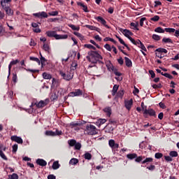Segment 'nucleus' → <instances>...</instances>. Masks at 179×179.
<instances>
[{"label": "nucleus", "instance_id": "1", "mask_svg": "<svg viewBox=\"0 0 179 179\" xmlns=\"http://www.w3.org/2000/svg\"><path fill=\"white\" fill-rule=\"evenodd\" d=\"M87 59L92 64H104L101 59H103V56L99 54L97 51H90L88 52V55L87 56Z\"/></svg>", "mask_w": 179, "mask_h": 179}, {"label": "nucleus", "instance_id": "2", "mask_svg": "<svg viewBox=\"0 0 179 179\" xmlns=\"http://www.w3.org/2000/svg\"><path fill=\"white\" fill-rule=\"evenodd\" d=\"M126 157L129 159V160H134L135 159L136 163H141L143 159H145V156H139L136 153H130L127 154Z\"/></svg>", "mask_w": 179, "mask_h": 179}, {"label": "nucleus", "instance_id": "3", "mask_svg": "<svg viewBox=\"0 0 179 179\" xmlns=\"http://www.w3.org/2000/svg\"><path fill=\"white\" fill-rule=\"evenodd\" d=\"M59 75L64 79V80H66V82H69L70 80H72L73 79V73L67 71L64 72L62 71H59Z\"/></svg>", "mask_w": 179, "mask_h": 179}, {"label": "nucleus", "instance_id": "4", "mask_svg": "<svg viewBox=\"0 0 179 179\" xmlns=\"http://www.w3.org/2000/svg\"><path fill=\"white\" fill-rule=\"evenodd\" d=\"M85 132L87 135H96L97 134V129L93 124H87Z\"/></svg>", "mask_w": 179, "mask_h": 179}, {"label": "nucleus", "instance_id": "5", "mask_svg": "<svg viewBox=\"0 0 179 179\" xmlns=\"http://www.w3.org/2000/svg\"><path fill=\"white\" fill-rule=\"evenodd\" d=\"M48 104V100L40 101L39 102H32L31 106H36L37 108H43Z\"/></svg>", "mask_w": 179, "mask_h": 179}, {"label": "nucleus", "instance_id": "6", "mask_svg": "<svg viewBox=\"0 0 179 179\" xmlns=\"http://www.w3.org/2000/svg\"><path fill=\"white\" fill-rule=\"evenodd\" d=\"M83 92L80 89L76 90L74 92H71L68 94V97H76L79 96H82Z\"/></svg>", "mask_w": 179, "mask_h": 179}, {"label": "nucleus", "instance_id": "7", "mask_svg": "<svg viewBox=\"0 0 179 179\" xmlns=\"http://www.w3.org/2000/svg\"><path fill=\"white\" fill-rule=\"evenodd\" d=\"M108 145L112 150H115L120 148V144L115 143V141L110 139L108 141Z\"/></svg>", "mask_w": 179, "mask_h": 179}, {"label": "nucleus", "instance_id": "8", "mask_svg": "<svg viewBox=\"0 0 179 179\" xmlns=\"http://www.w3.org/2000/svg\"><path fill=\"white\" fill-rule=\"evenodd\" d=\"M120 31H121V33H122V34H124V36H125V37H127L129 39V38H131V36L134 35V34L129 29H124L122 28H120Z\"/></svg>", "mask_w": 179, "mask_h": 179}, {"label": "nucleus", "instance_id": "9", "mask_svg": "<svg viewBox=\"0 0 179 179\" xmlns=\"http://www.w3.org/2000/svg\"><path fill=\"white\" fill-rule=\"evenodd\" d=\"M106 66L108 67V69L112 71L116 76H121V75H122L121 73L118 72V70H117L113 64H107Z\"/></svg>", "mask_w": 179, "mask_h": 179}, {"label": "nucleus", "instance_id": "10", "mask_svg": "<svg viewBox=\"0 0 179 179\" xmlns=\"http://www.w3.org/2000/svg\"><path fill=\"white\" fill-rule=\"evenodd\" d=\"M0 3L3 9L8 6H12V0H1Z\"/></svg>", "mask_w": 179, "mask_h": 179}, {"label": "nucleus", "instance_id": "11", "mask_svg": "<svg viewBox=\"0 0 179 179\" xmlns=\"http://www.w3.org/2000/svg\"><path fill=\"white\" fill-rule=\"evenodd\" d=\"M143 114L150 115V117H155L156 111L152 108L145 109Z\"/></svg>", "mask_w": 179, "mask_h": 179}, {"label": "nucleus", "instance_id": "12", "mask_svg": "<svg viewBox=\"0 0 179 179\" xmlns=\"http://www.w3.org/2000/svg\"><path fill=\"white\" fill-rule=\"evenodd\" d=\"M132 104H134V101L132 99L124 101V107L128 110V111L132 108Z\"/></svg>", "mask_w": 179, "mask_h": 179}, {"label": "nucleus", "instance_id": "13", "mask_svg": "<svg viewBox=\"0 0 179 179\" xmlns=\"http://www.w3.org/2000/svg\"><path fill=\"white\" fill-rule=\"evenodd\" d=\"M11 141H13V142H17V143H20L22 144L23 143V139H22L21 137H19L17 136H12L10 137Z\"/></svg>", "mask_w": 179, "mask_h": 179}, {"label": "nucleus", "instance_id": "14", "mask_svg": "<svg viewBox=\"0 0 179 179\" xmlns=\"http://www.w3.org/2000/svg\"><path fill=\"white\" fill-rule=\"evenodd\" d=\"M3 9L8 16H13V10H12L10 6L4 7Z\"/></svg>", "mask_w": 179, "mask_h": 179}, {"label": "nucleus", "instance_id": "15", "mask_svg": "<svg viewBox=\"0 0 179 179\" xmlns=\"http://www.w3.org/2000/svg\"><path fill=\"white\" fill-rule=\"evenodd\" d=\"M96 20H97V22H99V23H101V24H103V26H105V27H107L108 29V25H107V21H106L104 18L99 16L96 17Z\"/></svg>", "mask_w": 179, "mask_h": 179}, {"label": "nucleus", "instance_id": "16", "mask_svg": "<svg viewBox=\"0 0 179 179\" xmlns=\"http://www.w3.org/2000/svg\"><path fill=\"white\" fill-rule=\"evenodd\" d=\"M152 162H153V158L144 157V159L140 163H141V164H149V163Z\"/></svg>", "mask_w": 179, "mask_h": 179}, {"label": "nucleus", "instance_id": "17", "mask_svg": "<svg viewBox=\"0 0 179 179\" xmlns=\"http://www.w3.org/2000/svg\"><path fill=\"white\" fill-rule=\"evenodd\" d=\"M45 34L48 36V37H54L55 40H57V31H48L45 32Z\"/></svg>", "mask_w": 179, "mask_h": 179}, {"label": "nucleus", "instance_id": "18", "mask_svg": "<svg viewBox=\"0 0 179 179\" xmlns=\"http://www.w3.org/2000/svg\"><path fill=\"white\" fill-rule=\"evenodd\" d=\"M36 164H38L39 166H41L42 167H44L47 166V162L43 159H38L36 160Z\"/></svg>", "mask_w": 179, "mask_h": 179}, {"label": "nucleus", "instance_id": "19", "mask_svg": "<svg viewBox=\"0 0 179 179\" xmlns=\"http://www.w3.org/2000/svg\"><path fill=\"white\" fill-rule=\"evenodd\" d=\"M77 5L78 6H80L81 8H83V10H84L86 13H89V10L87 9V6L85 5V3H82V2H77Z\"/></svg>", "mask_w": 179, "mask_h": 179}, {"label": "nucleus", "instance_id": "20", "mask_svg": "<svg viewBox=\"0 0 179 179\" xmlns=\"http://www.w3.org/2000/svg\"><path fill=\"white\" fill-rule=\"evenodd\" d=\"M130 26L133 30H137L139 31V22H131Z\"/></svg>", "mask_w": 179, "mask_h": 179}, {"label": "nucleus", "instance_id": "21", "mask_svg": "<svg viewBox=\"0 0 179 179\" xmlns=\"http://www.w3.org/2000/svg\"><path fill=\"white\" fill-rule=\"evenodd\" d=\"M2 148H3V145L0 144V157L1 159H3V160H8V157H6V155H5L3 151H2Z\"/></svg>", "mask_w": 179, "mask_h": 179}, {"label": "nucleus", "instance_id": "22", "mask_svg": "<svg viewBox=\"0 0 179 179\" xmlns=\"http://www.w3.org/2000/svg\"><path fill=\"white\" fill-rule=\"evenodd\" d=\"M103 111L106 113L107 117H111V107L104 108Z\"/></svg>", "mask_w": 179, "mask_h": 179}, {"label": "nucleus", "instance_id": "23", "mask_svg": "<svg viewBox=\"0 0 179 179\" xmlns=\"http://www.w3.org/2000/svg\"><path fill=\"white\" fill-rule=\"evenodd\" d=\"M124 61H125L126 66H127L128 68H131L132 61H131V59L127 57H124Z\"/></svg>", "mask_w": 179, "mask_h": 179}, {"label": "nucleus", "instance_id": "24", "mask_svg": "<svg viewBox=\"0 0 179 179\" xmlns=\"http://www.w3.org/2000/svg\"><path fill=\"white\" fill-rule=\"evenodd\" d=\"M106 122H107L106 119H99L96 124L98 127H100L101 125H103V124H106Z\"/></svg>", "mask_w": 179, "mask_h": 179}, {"label": "nucleus", "instance_id": "25", "mask_svg": "<svg viewBox=\"0 0 179 179\" xmlns=\"http://www.w3.org/2000/svg\"><path fill=\"white\" fill-rule=\"evenodd\" d=\"M66 38H68V35L66 34H57V40H66Z\"/></svg>", "mask_w": 179, "mask_h": 179}, {"label": "nucleus", "instance_id": "26", "mask_svg": "<svg viewBox=\"0 0 179 179\" xmlns=\"http://www.w3.org/2000/svg\"><path fill=\"white\" fill-rule=\"evenodd\" d=\"M78 163H79V160L76 158H72L69 162V164H71L72 166H75L76 164H78Z\"/></svg>", "mask_w": 179, "mask_h": 179}, {"label": "nucleus", "instance_id": "27", "mask_svg": "<svg viewBox=\"0 0 179 179\" xmlns=\"http://www.w3.org/2000/svg\"><path fill=\"white\" fill-rule=\"evenodd\" d=\"M42 76H43V79H52V78L51 74L46 73V72L43 73Z\"/></svg>", "mask_w": 179, "mask_h": 179}, {"label": "nucleus", "instance_id": "28", "mask_svg": "<svg viewBox=\"0 0 179 179\" xmlns=\"http://www.w3.org/2000/svg\"><path fill=\"white\" fill-rule=\"evenodd\" d=\"M118 91V85H115L113 87V90H112V96H115V94H117V92Z\"/></svg>", "mask_w": 179, "mask_h": 179}, {"label": "nucleus", "instance_id": "29", "mask_svg": "<svg viewBox=\"0 0 179 179\" xmlns=\"http://www.w3.org/2000/svg\"><path fill=\"white\" fill-rule=\"evenodd\" d=\"M85 27H87V29H89L90 30H95L96 31H98L99 28L97 27H94L93 25H85Z\"/></svg>", "mask_w": 179, "mask_h": 179}, {"label": "nucleus", "instance_id": "30", "mask_svg": "<svg viewBox=\"0 0 179 179\" xmlns=\"http://www.w3.org/2000/svg\"><path fill=\"white\" fill-rule=\"evenodd\" d=\"M81 124L76 122H73L70 123L71 128H75V127H80Z\"/></svg>", "mask_w": 179, "mask_h": 179}, {"label": "nucleus", "instance_id": "31", "mask_svg": "<svg viewBox=\"0 0 179 179\" xmlns=\"http://www.w3.org/2000/svg\"><path fill=\"white\" fill-rule=\"evenodd\" d=\"M69 27L72 29V30H76L77 31H79V30H80V27H76V25L72 24H69Z\"/></svg>", "mask_w": 179, "mask_h": 179}, {"label": "nucleus", "instance_id": "32", "mask_svg": "<svg viewBox=\"0 0 179 179\" xmlns=\"http://www.w3.org/2000/svg\"><path fill=\"white\" fill-rule=\"evenodd\" d=\"M59 163L58 162V161H56L53 163L52 164V169L53 170H57V169H59Z\"/></svg>", "mask_w": 179, "mask_h": 179}, {"label": "nucleus", "instance_id": "33", "mask_svg": "<svg viewBox=\"0 0 179 179\" xmlns=\"http://www.w3.org/2000/svg\"><path fill=\"white\" fill-rule=\"evenodd\" d=\"M155 52H164V54H167L168 51L164 48H159L156 49Z\"/></svg>", "mask_w": 179, "mask_h": 179}, {"label": "nucleus", "instance_id": "34", "mask_svg": "<svg viewBox=\"0 0 179 179\" xmlns=\"http://www.w3.org/2000/svg\"><path fill=\"white\" fill-rule=\"evenodd\" d=\"M73 34L78 37V38H80L81 41L85 39V36H83V35L79 32H74Z\"/></svg>", "mask_w": 179, "mask_h": 179}, {"label": "nucleus", "instance_id": "35", "mask_svg": "<svg viewBox=\"0 0 179 179\" xmlns=\"http://www.w3.org/2000/svg\"><path fill=\"white\" fill-rule=\"evenodd\" d=\"M103 41H111V43H113L114 44H117V41H115V40H114V38H110V37H106L103 39Z\"/></svg>", "mask_w": 179, "mask_h": 179}, {"label": "nucleus", "instance_id": "36", "mask_svg": "<svg viewBox=\"0 0 179 179\" xmlns=\"http://www.w3.org/2000/svg\"><path fill=\"white\" fill-rule=\"evenodd\" d=\"M8 179H19V176H17V173H13L8 176Z\"/></svg>", "mask_w": 179, "mask_h": 179}, {"label": "nucleus", "instance_id": "37", "mask_svg": "<svg viewBox=\"0 0 179 179\" xmlns=\"http://www.w3.org/2000/svg\"><path fill=\"white\" fill-rule=\"evenodd\" d=\"M169 156L171 157H177V156H178V152H177V151H171L169 152Z\"/></svg>", "mask_w": 179, "mask_h": 179}, {"label": "nucleus", "instance_id": "38", "mask_svg": "<svg viewBox=\"0 0 179 179\" xmlns=\"http://www.w3.org/2000/svg\"><path fill=\"white\" fill-rule=\"evenodd\" d=\"M155 31L156 33H164V31H166V29H163L162 27H159L155 29Z\"/></svg>", "mask_w": 179, "mask_h": 179}, {"label": "nucleus", "instance_id": "39", "mask_svg": "<svg viewBox=\"0 0 179 179\" xmlns=\"http://www.w3.org/2000/svg\"><path fill=\"white\" fill-rule=\"evenodd\" d=\"M45 135L47 136H55V132H54L52 131H46Z\"/></svg>", "mask_w": 179, "mask_h": 179}, {"label": "nucleus", "instance_id": "40", "mask_svg": "<svg viewBox=\"0 0 179 179\" xmlns=\"http://www.w3.org/2000/svg\"><path fill=\"white\" fill-rule=\"evenodd\" d=\"M41 55V61L40 62L41 63L42 66H45V57H43V55H41V53H40Z\"/></svg>", "mask_w": 179, "mask_h": 179}, {"label": "nucleus", "instance_id": "41", "mask_svg": "<svg viewBox=\"0 0 179 179\" xmlns=\"http://www.w3.org/2000/svg\"><path fill=\"white\" fill-rule=\"evenodd\" d=\"M84 157L86 160H91L92 159V154L89 153V152H86L84 155Z\"/></svg>", "mask_w": 179, "mask_h": 179}, {"label": "nucleus", "instance_id": "42", "mask_svg": "<svg viewBox=\"0 0 179 179\" xmlns=\"http://www.w3.org/2000/svg\"><path fill=\"white\" fill-rule=\"evenodd\" d=\"M29 59H30V61H34L35 62H37L38 64V65H40V64H41L40 59L37 57H30Z\"/></svg>", "mask_w": 179, "mask_h": 179}, {"label": "nucleus", "instance_id": "43", "mask_svg": "<svg viewBox=\"0 0 179 179\" xmlns=\"http://www.w3.org/2000/svg\"><path fill=\"white\" fill-rule=\"evenodd\" d=\"M162 42L165 43H171V44H173V41L170 38H164L162 39Z\"/></svg>", "mask_w": 179, "mask_h": 179}, {"label": "nucleus", "instance_id": "44", "mask_svg": "<svg viewBox=\"0 0 179 179\" xmlns=\"http://www.w3.org/2000/svg\"><path fill=\"white\" fill-rule=\"evenodd\" d=\"M118 41H120V44H122V45H124V47H127V50H129V47H128V45L125 43V42L124 41V40H122V38H118Z\"/></svg>", "mask_w": 179, "mask_h": 179}, {"label": "nucleus", "instance_id": "45", "mask_svg": "<svg viewBox=\"0 0 179 179\" xmlns=\"http://www.w3.org/2000/svg\"><path fill=\"white\" fill-rule=\"evenodd\" d=\"M85 48H89V50H96V47L93 46L91 44H85L84 45Z\"/></svg>", "mask_w": 179, "mask_h": 179}, {"label": "nucleus", "instance_id": "46", "mask_svg": "<svg viewBox=\"0 0 179 179\" xmlns=\"http://www.w3.org/2000/svg\"><path fill=\"white\" fill-rule=\"evenodd\" d=\"M117 96L120 97V99H122V97L124 96V90H120V91H118Z\"/></svg>", "mask_w": 179, "mask_h": 179}, {"label": "nucleus", "instance_id": "47", "mask_svg": "<svg viewBox=\"0 0 179 179\" xmlns=\"http://www.w3.org/2000/svg\"><path fill=\"white\" fill-rule=\"evenodd\" d=\"M165 31H166V33H175L176 29H174V28H165Z\"/></svg>", "mask_w": 179, "mask_h": 179}, {"label": "nucleus", "instance_id": "48", "mask_svg": "<svg viewBox=\"0 0 179 179\" xmlns=\"http://www.w3.org/2000/svg\"><path fill=\"white\" fill-rule=\"evenodd\" d=\"M147 169L150 170V171H155V170H156V166L153 164H151L149 166H147Z\"/></svg>", "mask_w": 179, "mask_h": 179}, {"label": "nucleus", "instance_id": "49", "mask_svg": "<svg viewBox=\"0 0 179 179\" xmlns=\"http://www.w3.org/2000/svg\"><path fill=\"white\" fill-rule=\"evenodd\" d=\"M68 143L69 146H75V145H76V140L71 139L68 141Z\"/></svg>", "mask_w": 179, "mask_h": 179}, {"label": "nucleus", "instance_id": "50", "mask_svg": "<svg viewBox=\"0 0 179 179\" xmlns=\"http://www.w3.org/2000/svg\"><path fill=\"white\" fill-rule=\"evenodd\" d=\"M74 148L76 150H80V148H82V144H80V143H76Z\"/></svg>", "mask_w": 179, "mask_h": 179}, {"label": "nucleus", "instance_id": "51", "mask_svg": "<svg viewBox=\"0 0 179 179\" xmlns=\"http://www.w3.org/2000/svg\"><path fill=\"white\" fill-rule=\"evenodd\" d=\"M40 16H41V19H43V17H48V14H47V13L42 11L40 12Z\"/></svg>", "mask_w": 179, "mask_h": 179}, {"label": "nucleus", "instance_id": "52", "mask_svg": "<svg viewBox=\"0 0 179 179\" xmlns=\"http://www.w3.org/2000/svg\"><path fill=\"white\" fill-rule=\"evenodd\" d=\"M77 66H78V62H73V63L71 64V69H72V71H75L76 69Z\"/></svg>", "mask_w": 179, "mask_h": 179}, {"label": "nucleus", "instance_id": "53", "mask_svg": "<svg viewBox=\"0 0 179 179\" xmlns=\"http://www.w3.org/2000/svg\"><path fill=\"white\" fill-rule=\"evenodd\" d=\"M159 20L160 17H159V15H155L153 17L150 19V20H152V22H159Z\"/></svg>", "mask_w": 179, "mask_h": 179}, {"label": "nucleus", "instance_id": "54", "mask_svg": "<svg viewBox=\"0 0 179 179\" xmlns=\"http://www.w3.org/2000/svg\"><path fill=\"white\" fill-rule=\"evenodd\" d=\"M155 159H162V157H163V154H162V152H157L155 155Z\"/></svg>", "mask_w": 179, "mask_h": 179}, {"label": "nucleus", "instance_id": "55", "mask_svg": "<svg viewBox=\"0 0 179 179\" xmlns=\"http://www.w3.org/2000/svg\"><path fill=\"white\" fill-rule=\"evenodd\" d=\"M43 50L46 51V52H50V46L48 44H44Z\"/></svg>", "mask_w": 179, "mask_h": 179}, {"label": "nucleus", "instance_id": "56", "mask_svg": "<svg viewBox=\"0 0 179 179\" xmlns=\"http://www.w3.org/2000/svg\"><path fill=\"white\" fill-rule=\"evenodd\" d=\"M27 72H31V73H36V72H38V70L36 69H24Z\"/></svg>", "mask_w": 179, "mask_h": 179}, {"label": "nucleus", "instance_id": "57", "mask_svg": "<svg viewBox=\"0 0 179 179\" xmlns=\"http://www.w3.org/2000/svg\"><path fill=\"white\" fill-rule=\"evenodd\" d=\"M152 38H153V40H155L156 41H159V40H160V36L157 35V34H153Z\"/></svg>", "mask_w": 179, "mask_h": 179}, {"label": "nucleus", "instance_id": "58", "mask_svg": "<svg viewBox=\"0 0 179 179\" xmlns=\"http://www.w3.org/2000/svg\"><path fill=\"white\" fill-rule=\"evenodd\" d=\"M152 87L153 89H162V84H154Z\"/></svg>", "mask_w": 179, "mask_h": 179}, {"label": "nucleus", "instance_id": "59", "mask_svg": "<svg viewBox=\"0 0 179 179\" xmlns=\"http://www.w3.org/2000/svg\"><path fill=\"white\" fill-rule=\"evenodd\" d=\"M139 48H141L143 51H148L146 50V47H145V45H143V43H141L139 45H138Z\"/></svg>", "mask_w": 179, "mask_h": 179}, {"label": "nucleus", "instance_id": "60", "mask_svg": "<svg viewBox=\"0 0 179 179\" xmlns=\"http://www.w3.org/2000/svg\"><path fill=\"white\" fill-rule=\"evenodd\" d=\"M55 136H59L61 135H62V131H59L58 129H56L55 132Z\"/></svg>", "mask_w": 179, "mask_h": 179}, {"label": "nucleus", "instance_id": "61", "mask_svg": "<svg viewBox=\"0 0 179 179\" xmlns=\"http://www.w3.org/2000/svg\"><path fill=\"white\" fill-rule=\"evenodd\" d=\"M164 76H165V78H168V79H173V76L168 73H164Z\"/></svg>", "mask_w": 179, "mask_h": 179}, {"label": "nucleus", "instance_id": "62", "mask_svg": "<svg viewBox=\"0 0 179 179\" xmlns=\"http://www.w3.org/2000/svg\"><path fill=\"white\" fill-rule=\"evenodd\" d=\"M166 162H173V158L171 156H164Z\"/></svg>", "mask_w": 179, "mask_h": 179}, {"label": "nucleus", "instance_id": "63", "mask_svg": "<svg viewBox=\"0 0 179 179\" xmlns=\"http://www.w3.org/2000/svg\"><path fill=\"white\" fill-rule=\"evenodd\" d=\"M50 16H58V11H52L49 13Z\"/></svg>", "mask_w": 179, "mask_h": 179}, {"label": "nucleus", "instance_id": "64", "mask_svg": "<svg viewBox=\"0 0 179 179\" xmlns=\"http://www.w3.org/2000/svg\"><path fill=\"white\" fill-rule=\"evenodd\" d=\"M104 48H106V50H107V51H111V50H112L111 46L108 44H106L104 45Z\"/></svg>", "mask_w": 179, "mask_h": 179}]
</instances>
